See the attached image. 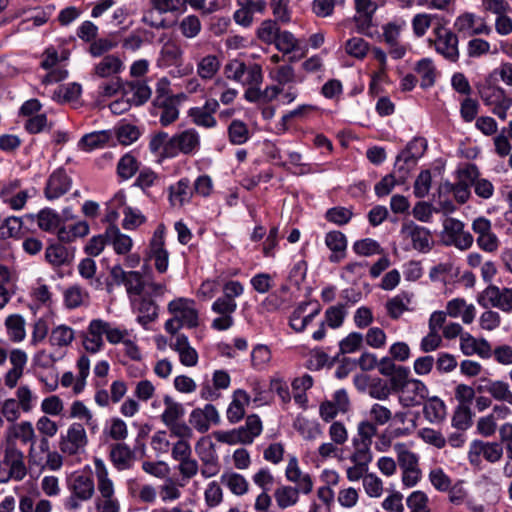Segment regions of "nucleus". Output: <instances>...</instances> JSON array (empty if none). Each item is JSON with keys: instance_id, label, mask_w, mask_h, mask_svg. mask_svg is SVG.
Returning <instances> with one entry per match:
<instances>
[{"instance_id": "nucleus-44", "label": "nucleus", "mask_w": 512, "mask_h": 512, "mask_svg": "<svg viewBox=\"0 0 512 512\" xmlns=\"http://www.w3.org/2000/svg\"><path fill=\"white\" fill-rule=\"evenodd\" d=\"M353 215L351 208L335 206L325 212V219L337 226H344L351 221Z\"/></svg>"}, {"instance_id": "nucleus-48", "label": "nucleus", "mask_w": 512, "mask_h": 512, "mask_svg": "<svg viewBox=\"0 0 512 512\" xmlns=\"http://www.w3.org/2000/svg\"><path fill=\"white\" fill-rule=\"evenodd\" d=\"M109 140V135L106 131H97L85 134L79 141L81 146L86 151L104 146Z\"/></svg>"}, {"instance_id": "nucleus-37", "label": "nucleus", "mask_w": 512, "mask_h": 512, "mask_svg": "<svg viewBox=\"0 0 512 512\" xmlns=\"http://www.w3.org/2000/svg\"><path fill=\"white\" fill-rule=\"evenodd\" d=\"M60 223V215L51 208H44L37 214V224L43 231L52 232L58 228Z\"/></svg>"}, {"instance_id": "nucleus-63", "label": "nucleus", "mask_w": 512, "mask_h": 512, "mask_svg": "<svg viewBox=\"0 0 512 512\" xmlns=\"http://www.w3.org/2000/svg\"><path fill=\"white\" fill-rule=\"evenodd\" d=\"M418 436L430 445L435 446L438 449L445 447L447 440L441 432L436 431L432 428H422L418 431Z\"/></svg>"}, {"instance_id": "nucleus-15", "label": "nucleus", "mask_w": 512, "mask_h": 512, "mask_svg": "<svg viewBox=\"0 0 512 512\" xmlns=\"http://www.w3.org/2000/svg\"><path fill=\"white\" fill-rule=\"evenodd\" d=\"M189 423L200 433L209 430L211 424H219L220 416L216 407L212 404H206L203 409L196 408L192 410Z\"/></svg>"}, {"instance_id": "nucleus-19", "label": "nucleus", "mask_w": 512, "mask_h": 512, "mask_svg": "<svg viewBox=\"0 0 512 512\" xmlns=\"http://www.w3.org/2000/svg\"><path fill=\"white\" fill-rule=\"evenodd\" d=\"M133 308L139 313L137 322L145 329L148 324L154 322L158 317V306L154 300L147 297L131 299Z\"/></svg>"}, {"instance_id": "nucleus-31", "label": "nucleus", "mask_w": 512, "mask_h": 512, "mask_svg": "<svg viewBox=\"0 0 512 512\" xmlns=\"http://www.w3.org/2000/svg\"><path fill=\"white\" fill-rule=\"evenodd\" d=\"M425 418L431 423H440L446 416V405L443 400L437 396L427 400L423 407Z\"/></svg>"}, {"instance_id": "nucleus-53", "label": "nucleus", "mask_w": 512, "mask_h": 512, "mask_svg": "<svg viewBox=\"0 0 512 512\" xmlns=\"http://www.w3.org/2000/svg\"><path fill=\"white\" fill-rule=\"evenodd\" d=\"M363 341L364 336L360 332H351L339 342V353H354L361 348Z\"/></svg>"}, {"instance_id": "nucleus-60", "label": "nucleus", "mask_w": 512, "mask_h": 512, "mask_svg": "<svg viewBox=\"0 0 512 512\" xmlns=\"http://www.w3.org/2000/svg\"><path fill=\"white\" fill-rule=\"evenodd\" d=\"M444 187L447 191L453 192L460 204H464L470 197V185L465 180H459L457 183L446 182Z\"/></svg>"}, {"instance_id": "nucleus-59", "label": "nucleus", "mask_w": 512, "mask_h": 512, "mask_svg": "<svg viewBox=\"0 0 512 512\" xmlns=\"http://www.w3.org/2000/svg\"><path fill=\"white\" fill-rule=\"evenodd\" d=\"M169 139L168 133L164 131H159L152 135L149 142L150 152L159 155L161 158H168L166 156V147H168Z\"/></svg>"}, {"instance_id": "nucleus-39", "label": "nucleus", "mask_w": 512, "mask_h": 512, "mask_svg": "<svg viewBox=\"0 0 512 512\" xmlns=\"http://www.w3.org/2000/svg\"><path fill=\"white\" fill-rule=\"evenodd\" d=\"M88 298V292L79 285H73L64 291V304L68 309L80 307Z\"/></svg>"}, {"instance_id": "nucleus-8", "label": "nucleus", "mask_w": 512, "mask_h": 512, "mask_svg": "<svg viewBox=\"0 0 512 512\" xmlns=\"http://www.w3.org/2000/svg\"><path fill=\"white\" fill-rule=\"evenodd\" d=\"M168 311L176 315L183 327L196 328L199 325V313L195 302L188 298H178L168 304Z\"/></svg>"}, {"instance_id": "nucleus-32", "label": "nucleus", "mask_w": 512, "mask_h": 512, "mask_svg": "<svg viewBox=\"0 0 512 512\" xmlns=\"http://www.w3.org/2000/svg\"><path fill=\"white\" fill-rule=\"evenodd\" d=\"M412 295L407 292H402L386 302L387 314L390 318L396 320L408 310V305L411 303Z\"/></svg>"}, {"instance_id": "nucleus-36", "label": "nucleus", "mask_w": 512, "mask_h": 512, "mask_svg": "<svg viewBox=\"0 0 512 512\" xmlns=\"http://www.w3.org/2000/svg\"><path fill=\"white\" fill-rule=\"evenodd\" d=\"M479 95L487 106H496L504 100L509 99L505 90L502 87L487 85L479 90Z\"/></svg>"}, {"instance_id": "nucleus-38", "label": "nucleus", "mask_w": 512, "mask_h": 512, "mask_svg": "<svg viewBox=\"0 0 512 512\" xmlns=\"http://www.w3.org/2000/svg\"><path fill=\"white\" fill-rule=\"evenodd\" d=\"M5 325L10 339L20 342L25 338V320L21 315L13 314L6 318Z\"/></svg>"}, {"instance_id": "nucleus-56", "label": "nucleus", "mask_w": 512, "mask_h": 512, "mask_svg": "<svg viewBox=\"0 0 512 512\" xmlns=\"http://www.w3.org/2000/svg\"><path fill=\"white\" fill-rule=\"evenodd\" d=\"M369 50V44L360 37H352L345 44V51L348 55L357 59H363Z\"/></svg>"}, {"instance_id": "nucleus-20", "label": "nucleus", "mask_w": 512, "mask_h": 512, "mask_svg": "<svg viewBox=\"0 0 512 512\" xmlns=\"http://www.w3.org/2000/svg\"><path fill=\"white\" fill-rule=\"evenodd\" d=\"M3 465L8 467L10 476L16 481H21L26 476L24 454L15 447H8L5 450Z\"/></svg>"}, {"instance_id": "nucleus-21", "label": "nucleus", "mask_w": 512, "mask_h": 512, "mask_svg": "<svg viewBox=\"0 0 512 512\" xmlns=\"http://www.w3.org/2000/svg\"><path fill=\"white\" fill-rule=\"evenodd\" d=\"M482 455L485 460L494 463L501 459L503 455V446L498 442H483L481 440H474L471 443L469 456L472 457Z\"/></svg>"}, {"instance_id": "nucleus-54", "label": "nucleus", "mask_w": 512, "mask_h": 512, "mask_svg": "<svg viewBox=\"0 0 512 512\" xmlns=\"http://www.w3.org/2000/svg\"><path fill=\"white\" fill-rule=\"evenodd\" d=\"M345 316L346 311L343 305L331 306L325 311L323 322L330 328L337 329L342 326Z\"/></svg>"}, {"instance_id": "nucleus-30", "label": "nucleus", "mask_w": 512, "mask_h": 512, "mask_svg": "<svg viewBox=\"0 0 512 512\" xmlns=\"http://www.w3.org/2000/svg\"><path fill=\"white\" fill-rule=\"evenodd\" d=\"M221 484L226 486L233 494L237 496L248 492L249 483L246 478L236 472H225L220 477Z\"/></svg>"}, {"instance_id": "nucleus-9", "label": "nucleus", "mask_w": 512, "mask_h": 512, "mask_svg": "<svg viewBox=\"0 0 512 512\" xmlns=\"http://www.w3.org/2000/svg\"><path fill=\"white\" fill-rule=\"evenodd\" d=\"M72 187V178L63 167L55 169L48 177L44 187V196L47 200L59 199Z\"/></svg>"}, {"instance_id": "nucleus-26", "label": "nucleus", "mask_w": 512, "mask_h": 512, "mask_svg": "<svg viewBox=\"0 0 512 512\" xmlns=\"http://www.w3.org/2000/svg\"><path fill=\"white\" fill-rule=\"evenodd\" d=\"M110 458L119 471L129 469L133 463V452L125 443H117L111 447Z\"/></svg>"}, {"instance_id": "nucleus-17", "label": "nucleus", "mask_w": 512, "mask_h": 512, "mask_svg": "<svg viewBox=\"0 0 512 512\" xmlns=\"http://www.w3.org/2000/svg\"><path fill=\"white\" fill-rule=\"evenodd\" d=\"M454 28L458 32L467 36L488 34L490 32V28L483 22V20L478 19L475 14L469 12L456 18Z\"/></svg>"}, {"instance_id": "nucleus-52", "label": "nucleus", "mask_w": 512, "mask_h": 512, "mask_svg": "<svg viewBox=\"0 0 512 512\" xmlns=\"http://www.w3.org/2000/svg\"><path fill=\"white\" fill-rule=\"evenodd\" d=\"M138 170V162L134 156L127 153L117 164V173L123 180L130 179Z\"/></svg>"}, {"instance_id": "nucleus-50", "label": "nucleus", "mask_w": 512, "mask_h": 512, "mask_svg": "<svg viewBox=\"0 0 512 512\" xmlns=\"http://www.w3.org/2000/svg\"><path fill=\"white\" fill-rule=\"evenodd\" d=\"M472 425V412L469 406L459 405L452 417V426L458 430L465 431Z\"/></svg>"}, {"instance_id": "nucleus-41", "label": "nucleus", "mask_w": 512, "mask_h": 512, "mask_svg": "<svg viewBox=\"0 0 512 512\" xmlns=\"http://www.w3.org/2000/svg\"><path fill=\"white\" fill-rule=\"evenodd\" d=\"M228 137L233 145H242L250 139V132L243 121L235 119L228 126Z\"/></svg>"}, {"instance_id": "nucleus-16", "label": "nucleus", "mask_w": 512, "mask_h": 512, "mask_svg": "<svg viewBox=\"0 0 512 512\" xmlns=\"http://www.w3.org/2000/svg\"><path fill=\"white\" fill-rule=\"evenodd\" d=\"M285 477L287 481L296 484L295 487H299L302 490V494L308 495L313 491L314 483L312 477L310 474L302 472L296 456L289 458L285 469Z\"/></svg>"}, {"instance_id": "nucleus-18", "label": "nucleus", "mask_w": 512, "mask_h": 512, "mask_svg": "<svg viewBox=\"0 0 512 512\" xmlns=\"http://www.w3.org/2000/svg\"><path fill=\"white\" fill-rule=\"evenodd\" d=\"M325 245L331 251L329 256L331 263H339L346 257L348 241L343 232L333 230L326 233Z\"/></svg>"}, {"instance_id": "nucleus-11", "label": "nucleus", "mask_w": 512, "mask_h": 512, "mask_svg": "<svg viewBox=\"0 0 512 512\" xmlns=\"http://www.w3.org/2000/svg\"><path fill=\"white\" fill-rule=\"evenodd\" d=\"M87 444L85 429L80 423H73L69 426L67 434L61 436L60 450L68 455H76L84 449Z\"/></svg>"}, {"instance_id": "nucleus-13", "label": "nucleus", "mask_w": 512, "mask_h": 512, "mask_svg": "<svg viewBox=\"0 0 512 512\" xmlns=\"http://www.w3.org/2000/svg\"><path fill=\"white\" fill-rule=\"evenodd\" d=\"M382 38L388 47L389 55L395 59H402L407 52V45L400 41L402 25L396 22H389L382 27Z\"/></svg>"}, {"instance_id": "nucleus-47", "label": "nucleus", "mask_w": 512, "mask_h": 512, "mask_svg": "<svg viewBox=\"0 0 512 512\" xmlns=\"http://www.w3.org/2000/svg\"><path fill=\"white\" fill-rule=\"evenodd\" d=\"M275 47L284 54L300 50L299 41L289 31H280L273 43Z\"/></svg>"}, {"instance_id": "nucleus-33", "label": "nucleus", "mask_w": 512, "mask_h": 512, "mask_svg": "<svg viewBox=\"0 0 512 512\" xmlns=\"http://www.w3.org/2000/svg\"><path fill=\"white\" fill-rule=\"evenodd\" d=\"M15 437L20 439L24 444L31 443L29 456L30 460L34 463L39 465L42 461V457L39 458V460L36 459V455L34 454V443H35V432L34 428L29 421L21 422L17 427L15 431Z\"/></svg>"}, {"instance_id": "nucleus-27", "label": "nucleus", "mask_w": 512, "mask_h": 512, "mask_svg": "<svg viewBox=\"0 0 512 512\" xmlns=\"http://www.w3.org/2000/svg\"><path fill=\"white\" fill-rule=\"evenodd\" d=\"M106 236L108 237L109 244L113 245L114 251L123 255L128 253L132 248V239L120 232L116 225H109L106 228Z\"/></svg>"}, {"instance_id": "nucleus-28", "label": "nucleus", "mask_w": 512, "mask_h": 512, "mask_svg": "<svg viewBox=\"0 0 512 512\" xmlns=\"http://www.w3.org/2000/svg\"><path fill=\"white\" fill-rule=\"evenodd\" d=\"M417 164L415 157H412L408 152L401 151L396 157L394 164L393 174L398 177V183L404 184L407 180L409 173Z\"/></svg>"}, {"instance_id": "nucleus-61", "label": "nucleus", "mask_w": 512, "mask_h": 512, "mask_svg": "<svg viewBox=\"0 0 512 512\" xmlns=\"http://www.w3.org/2000/svg\"><path fill=\"white\" fill-rule=\"evenodd\" d=\"M140 136L139 129L132 124H123L116 129V137L123 145H130Z\"/></svg>"}, {"instance_id": "nucleus-51", "label": "nucleus", "mask_w": 512, "mask_h": 512, "mask_svg": "<svg viewBox=\"0 0 512 512\" xmlns=\"http://www.w3.org/2000/svg\"><path fill=\"white\" fill-rule=\"evenodd\" d=\"M124 286L130 300L133 296L140 297L144 291L145 283L139 271H129Z\"/></svg>"}, {"instance_id": "nucleus-3", "label": "nucleus", "mask_w": 512, "mask_h": 512, "mask_svg": "<svg viewBox=\"0 0 512 512\" xmlns=\"http://www.w3.org/2000/svg\"><path fill=\"white\" fill-rule=\"evenodd\" d=\"M262 432V421L256 414L247 416L245 425L228 432H217L216 439L227 444H251Z\"/></svg>"}, {"instance_id": "nucleus-34", "label": "nucleus", "mask_w": 512, "mask_h": 512, "mask_svg": "<svg viewBox=\"0 0 512 512\" xmlns=\"http://www.w3.org/2000/svg\"><path fill=\"white\" fill-rule=\"evenodd\" d=\"M72 254L62 244H51L46 248L45 259L53 266H62L69 263Z\"/></svg>"}, {"instance_id": "nucleus-23", "label": "nucleus", "mask_w": 512, "mask_h": 512, "mask_svg": "<svg viewBox=\"0 0 512 512\" xmlns=\"http://www.w3.org/2000/svg\"><path fill=\"white\" fill-rule=\"evenodd\" d=\"M250 402V396L245 390L237 389L233 393V399L227 408V419L230 423L239 422L245 415V406Z\"/></svg>"}, {"instance_id": "nucleus-12", "label": "nucleus", "mask_w": 512, "mask_h": 512, "mask_svg": "<svg viewBox=\"0 0 512 512\" xmlns=\"http://www.w3.org/2000/svg\"><path fill=\"white\" fill-rule=\"evenodd\" d=\"M437 35L435 40L436 51L451 62H456L459 58L458 37L455 33L443 27L435 29Z\"/></svg>"}, {"instance_id": "nucleus-49", "label": "nucleus", "mask_w": 512, "mask_h": 512, "mask_svg": "<svg viewBox=\"0 0 512 512\" xmlns=\"http://www.w3.org/2000/svg\"><path fill=\"white\" fill-rule=\"evenodd\" d=\"M279 32L280 28L277 21L267 19L264 20L257 29V37L264 43L273 44Z\"/></svg>"}, {"instance_id": "nucleus-4", "label": "nucleus", "mask_w": 512, "mask_h": 512, "mask_svg": "<svg viewBox=\"0 0 512 512\" xmlns=\"http://www.w3.org/2000/svg\"><path fill=\"white\" fill-rule=\"evenodd\" d=\"M200 148L199 133L193 129H186L170 137L168 147H166L167 157H176L179 153L184 155H194Z\"/></svg>"}, {"instance_id": "nucleus-35", "label": "nucleus", "mask_w": 512, "mask_h": 512, "mask_svg": "<svg viewBox=\"0 0 512 512\" xmlns=\"http://www.w3.org/2000/svg\"><path fill=\"white\" fill-rule=\"evenodd\" d=\"M163 402L165 405V410L161 415V420L166 426L177 422L184 416V407L180 403L175 402L171 396L165 395Z\"/></svg>"}, {"instance_id": "nucleus-24", "label": "nucleus", "mask_w": 512, "mask_h": 512, "mask_svg": "<svg viewBox=\"0 0 512 512\" xmlns=\"http://www.w3.org/2000/svg\"><path fill=\"white\" fill-rule=\"evenodd\" d=\"M300 493L302 490L299 487L280 485L275 489L273 496L277 506L284 510L298 503Z\"/></svg>"}, {"instance_id": "nucleus-58", "label": "nucleus", "mask_w": 512, "mask_h": 512, "mask_svg": "<svg viewBox=\"0 0 512 512\" xmlns=\"http://www.w3.org/2000/svg\"><path fill=\"white\" fill-rule=\"evenodd\" d=\"M353 251L361 256H371L381 253L382 249L376 240L371 238H364L354 242Z\"/></svg>"}, {"instance_id": "nucleus-10", "label": "nucleus", "mask_w": 512, "mask_h": 512, "mask_svg": "<svg viewBox=\"0 0 512 512\" xmlns=\"http://www.w3.org/2000/svg\"><path fill=\"white\" fill-rule=\"evenodd\" d=\"M401 233L411 239L412 246L420 253H428L433 247V238L428 228L415 224L414 222L404 223Z\"/></svg>"}, {"instance_id": "nucleus-25", "label": "nucleus", "mask_w": 512, "mask_h": 512, "mask_svg": "<svg viewBox=\"0 0 512 512\" xmlns=\"http://www.w3.org/2000/svg\"><path fill=\"white\" fill-rule=\"evenodd\" d=\"M124 69L122 60L113 54L104 56L94 66V74L100 78H107L120 73Z\"/></svg>"}, {"instance_id": "nucleus-45", "label": "nucleus", "mask_w": 512, "mask_h": 512, "mask_svg": "<svg viewBox=\"0 0 512 512\" xmlns=\"http://www.w3.org/2000/svg\"><path fill=\"white\" fill-rule=\"evenodd\" d=\"M22 227L23 221L21 218L16 216L7 217L0 224V239L17 238L21 233Z\"/></svg>"}, {"instance_id": "nucleus-55", "label": "nucleus", "mask_w": 512, "mask_h": 512, "mask_svg": "<svg viewBox=\"0 0 512 512\" xmlns=\"http://www.w3.org/2000/svg\"><path fill=\"white\" fill-rule=\"evenodd\" d=\"M124 219L122 226L126 230H134L146 221V217L141 213L139 209L132 207H124L123 210Z\"/></svg>"}, {"instance_id": "nucleus-42", "label": "nucleus", "mask_w": 512, "mask_h": 512, "mask_svg": "<svg viewBox=\"0 0 512 512\" xmlns=\"http://www.w3.org/2000/svg\"><path fill=\"white\" fill-rule=\"evenodd\" d=\"M354 453L351 455L350 460L354 464H360V466H367L373 459L372 452L370 450L371 443L360 442L358 438L353 439Z\"/></svg>"}, {"instance_id": "nucleus-62", "label": "nucleus", "mask_w": 512, "mask_h": 512, "mask_svg": "<svg viewBox=\"0 0 512 512\" xmlns=\"http://www.w3.org/2000/svg\"><path fill=\"white\" fill-rule=\"evenodd\" d=\"M245 74L242 76V85L259 86L263 81L262 68L257 63L247 64Z\"/></svg>"}, {"instance_id": "nucleus-46", "label": "nucleus", "mask_w": 512, "mask_h": 512, "mask_svg": "<svg viewBox=\"0 0 512 512\" xmlns=\"http://www.w3.org/2000/svg\"><path fill=\"white\" fill-rule=\"evenodd\" d=\"M220 61L215 55L203 57L197 64V73L202 79H211L219 70Z\"/></svg>"}, {"instance_id": "nucleus-6", "label": "nucleus", "mask_w": 512, "mask_h": 512, "mask_svg": "<svg viewBox=\"0 0 512 512\" xmlns=\"http://www.w3.org/2000/svg\"><path fill=\"white\" fill-rule=\"evenodd\" d=\"M478 304L483 308L489 305L498 308L503 312L512 311V288L500 289L495 285H489L478 296Z\"/></svg>"}, {"instance_id": "nucleus-57", "label": "nucleus", "mask_w": 512, "mask_h": 512, "mask_svg": "<svg viewBox=\"0 0 512 512\" xmlns=\"http://www.w3.org/2000/svg\"><path fill=\"white\" fill-rule=\"evenodd\" d=\"M189 117H191L194 124L205 127V128H212L215 127L217 124V121L213 115H211L209 112L204 111L200 107H192L188 111Z\"/></svg>"}, {"instance_id": "nucleus-2", "label": "nucleus", "mask_w": 512, "mask_h": 512, "mask_svg": "<svg viewBox=\"0 0 512 512\" xmlns=\"http://www.w3.org/2000/svg\"><path fill=\"white\" fill-rule=\"evenodd\" d=\"M94 468L97 478V488L100 493V497L96 499L98 512H119L120 504L114 496V484L109 478L108 469L104 461L100 458H95Z\"/></svg>"}, {"instance_id": "nucleus-5", "label": "nucleus", "mask_w": 512, "mask_h": 512, "mask_svg": "<svg viewBox=\"0 0 512 512\" xmlns=\"http://www.w3.org/2000/svg\"><path fill=\"white\" fill-rule=\"evenodd\" d=\"M179 97V95H167L161 89L157 90V95L153 100L152 114L159 116V122L162 126H168L178 119Z\"/></svg>"}, {"instance_id": "nucleus-29", "label": "nucleus", "mask_w": 512, "mask_h": 512, "mask_svg": "<svg viewBox=\"0 0 512 512\" xmlns=\"http://www.w3.org/2000/svg\"><path fill=\"white\" fill-rule=\"evenodd\" d=\"M192 196L190 181L188 178H181L176 184L169 187V200L172 205L182 206Z\"/></svg>"}, {"instance_id": "nucleus-40", "label": "nucleus", "mask_w": 512, "mask_h": 512, "mask_svg": "<svg viewBox=\"0 0 512 512\" xmlns=\"http://www.w3.org/2000/svg\"><path fill=\"white\" fill-rule=\"evenodd\" d=\"M74 330L67 325H58L52 329L49 342L52 346L66 347L74 340Z\"/></svg>"}, {"instance_id": "nucleus-43", "label": "nucleus", "mask_w": 512, "mask_h": 512, "mask_svg": "<svg viewBox=\"0 0 512 512\" xmlns=\"http://www.w3.org/2000/svg\"><path fill=\"white\" fill-rule=\"evenodd\" d=\"M415 71L421 77V87L428 88L435 83V67L433 62L428 58H423L418 61Z\"/></svg>"}, {"instance_id": "nucleus-22", "label": "nucleus", "mask_w": 512, "mask_h": 512, "mask_svg": "<svg viewBox=\"0 0 512 512\" xmlns=\"http://www.w3.org/2000/svg\"><path fill=\"white\" fill-rule=\"evenodd\" d=\"M123 96L128 97L135 106H141L151 97V89L145 81L133 80L123 86Z\"/></svg>"}, {"instance_id": "nucleus-7", "label": "nucleus", "mask_w": 512, "mask_h": 512, "mask_svg": "<svg viewBox=\"0 0 512 512\" xmlns=\"http://www.w3.org/2000/svg\"><path fill=\"white\" fill-rule=\"evenodd\" d=\"M149 257L159 273H165L169 265V252L165 248V226L158 225L149 243Z\"/></svg>"}, {"instance_id": "nucleus-64", "label": "nucleus", "mask_w": 512, "mask_h": 512, "mask_svg": "<svg viewBox=\"0 0 512 512\" xmlns=\"http://www.w3.org/2000/svg\"><path fill=\"white\" fill-rule=\"evenodd\" d=\"M490 395L497 401H505L512 405V391L508 383L503 381H493Z\"/></svg>"}, {"instance_id": "nucleus-14", "label": "nucleus", "mask_w": 512, "mask_h": 512, "mask_svg": "<svg viewBox=\"0 0 512 512\" xmlns=\"http://www.w3.org/2000/svg\"><path fill=\"white\" fill-rule=\"evenodd\" d=\"M397 392L400 393L399 402L404 407H415L427 398L428 388L421 380L411 379Z\"/></svg>"}, {"instance_id": "nucleus-1", "label": "nucleus", "mask_w": 512, "mask_h": 512, "mask_svg": "<svg viewBox=\"0 0 512 512\" xmlns=\"http://www.w3.org/2000/svg\"><path fill=\"white\" fill-rule=\"evenodd\" d=\"M67 486L70 495L63 500V507L70 512L80 510L82 503L90 500L95 493L93 476L86 472L72 474Z\"/></svg>"}]
</instances>
